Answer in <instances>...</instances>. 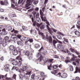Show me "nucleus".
I'll use <instances>...</instances> for the list:
<instances>
[{
    "instance_id": "c85d7f7f",
    "label": "nucleus",
    "mask_w": 80,
    "mask_h": 80,
    "mask_svg": "<svg viewBox=\"0 0 80 80\" xmlns=\"http://www.w3.org/2000/svg\"><path fill=\"white\" fill-rule=\"evenodd\" d=\"M17 43L18 45H22V40L18 41L17 42Z\"/></svg>"
},
{
    "instance_id": "5701e85b",
    "label": "nucleus",
    "mask_w": 80,
    "mask_h": 80,
    "mask_svg": "<svg viewBox=\"0 0 80 80\" xmlns=\"http://www.w3.org/2000/svg\"><path fill=\"white\" fill-rule=\"evenodd\" d=\"M9 48L10 50L12 51L15 48V47L13 45H12L10 46Z\"/></svg>"
},
{
    "instance_id": "13d9d810",
    "label": "nucleus",
    "mask_w": 80,
    "mask_h": 80,
    "mask_svg": "<svg viewBox=\"0 0 80 80\" xmlns=\"http://www.w3.org/2000/svg\"><path fill=\"white\" fill-rule=\"evenodd\" d=\"M28 38L24 37L23 38V40H28Z\"/></svg>"
},
{
    "instance_id": "2eb2a0df",
    "label": "nucleus",
    "mask_w": 80,
    "mask_h": 80,
    "mask_svg": "<svg viewBox=\"0 0 80 80\" xmlns=\"http://www.w3.org/2000/svg\"><path fill=\"white\" fill-rule=\"evenodd\" d=\"M9 17H10L11 18H12L13 17H17V16L15 14H9Z\"/></svg>"
},
{
    "instance_id": "1a4fd4ad",
    "label": "nucleus",
    "mask_w": 80,
    "mask_h": 80,
    "mask_svg": "<svg viewBox=\"0 0 80 80\" xmlns=\"http://www.w3.org/2000/svg\"><path fill=\"white\" fill-rule=\"evenodd\" d=\"M58 48L61 51H62L63 50V45L62 44H59L58 45Z\"/></svg>"
},
{
    "instance_id": "5fc2aeb1",
    "label": "nucleus",
    "mask_w": 80,
    "mask_h": 80,
    "mask_svg": "<svg viewBox=\"0 0 80 80\" xmlns=\"http://www.w3.org/2000/svg\"><path fill=\"white\" fill-rule=\"evenodd\" d=\"M20 50V48L18 47H17L16 48V50L18 52H19V51Z\"/></svg>"
},
{
    "instance_id": "e433bc0d",
    "label": "nucleus",
    "mask_w": 80,
    "mask_h": 80,
    "mask_svg": "<svg viewBox=\"0 0 80 80\" xmlns=\"http://www.w3.org/2000/svg\"><path fill=\"white\" fill-rule=\"evenodd\" d=\"M16 77H17V75H16V74H14L13 75L12 78H13V79H14V80H16Z\"/></svg>"
},
{
    "instance_id": "4c0bfd02",
    "label": "nucleus",
    "mask_w": 80,
    "mask_h": 80,
    "mask_svg": "<svg viewBox=\"0 0 80 80\" xmlns=\"http://www.w3.org/2000/svg\"><path fill=\"white\" fill-rule=\"evenodd\" d=\"M52 29L51 28V29L48 30V32L51 35H52Z\"/></svg>"
},
{
    "instance_id": "052dcab7",
    "label": "nucleus",
    "mask_w": 80,
    "mask_h": 80,
    "mask_svg": "<svg viewBox=\"0 0 80 80\" xmlns=\"http://www.w3.org/2000/svg\"><path fill=\"white\" fill-rule=\"evenodd\" d=\"M30 5V4H27L25 5V7H26V8H27V7H28Z\"/></svg>"
},
{
    "instance_id": "8fccbe9b",
    "label": "nucleus",
    "mask_w": 80,
    "mask_h": 80,
    "mask_svg": "<svg viewBox=\"0 0 80 80\" xmlns=\"http://www.w3.org/2000/svg\"><path fill=\"white\" fill-rule=\"evenodd\" d=\"M53 60V59H49L48 61L50 63H52Z\"/></svg>"
},
{
    "instance_id": "864d4df0",
    "label": "nucleus",
    "mask_w": 80,
    "mask_h": 80,
    "mask_svg": "<svg viewBox=\"0 0 80 80\" xmlns=\"http://www.w3.org/2000/svg\"><path fill=\"white\" fill-rule=\"evenodd\" d=\"M57 43V42L56 40H53V43L54 45H55L56 43Z\"/></svg>"
},
{
    "instance_id": "79ce46f5",
    "label": "nucleus",
    "mask_w": 80,
    "mask_h": 80,
    "mask_svg": "<svg viewBox=\"0 0 80 80\" xmlns=\"http://www.w3.org/2000/svg\"><path fill=\"white\" fill-rule=\"evenodd\" d=\"M9 39V37L8 36H6L4 38V40H8Z\"/></svg>"
},
{
    "instance_id": "39448f33",
    "label": "nucleus",
    "mask_w": 80,
    "mask_h": 80,
    "mask_svg": "<svg viewBox=\"0 0 80 80\" xmlns=\"http://www.w3.org/2000/svg\"><path fill=\"white\" fill-rule=\"evenodd\" d=\"M39 14L37 13L36 16V19L38 22H41V19L39 18Z\"/></svg>"
},
{
    "instance_id": "f3484780",
    "label": "nucleus",
    "mask_w": 80,
    "mask_h": 80,
    "mask_svg": "<svg viewBox=\"0 0 80 80\" xmlns=\"http://www.w3.org/2000/svg\"><path fill=\"white\" fill-rule=\"evenodd\" d=\"M72 56L73 58H72L71 60V61H74L75 60V58H77V57L73 54H72Z\"/></svg>"
},
{
    "instance_id": "0eeeda50",
    "label": "nucleus",
    "mask_w": 80,
    "mask_h": 80,
    "mask_svg": "<svg viewBox=\"0 0 80 80\" xmlns=\"http://www.w3.org/2000/svg\"><path fill=\"white\" fill-rule=\"evenodd\" d=\"M51 73L52 74H53L54 75H55L56 76H57V75H61V73L60 72L58 73V72L57 71H53L52 72H51Z\"/></svg>"
},
{
    "instance_id": "e2e57ef3",
    "label": "nucleus",
    "mask_w": 80,
    "mask_h": 80,
    "mask_svg": "<svg viewBox=\"0 0 80 80\" xmlns=\"http://www.w3.org/2000/svg\"><path fill=\"white\" fill-rule=\"evenodd\" d=\"M58 34L59 35H62V36H64V35L61 32H58Z\"/></svg>"
},
{
    "instance_id": "c9c22d12",
    "label": "nucleus",
    "mask_w": 80,
    "mask_h": 80,
    "mask_svg": "<svg viewBox=\"0 0 80 80\" xmlns=\"http://www.w3.org/2000/svg\"><path fill=\"white\" fill-rule=\"evenodd\" d=\"M15 59H13L12 58H10L9 59L8 61H9L10 62H12L15 61Z\"/></svg>"
},
{
    "instance_id": "7c9ffc66",
    "label": "nucleus",
    "mask_w": 80,
    "mask_h": 80,
    "mask_svg": "<svg viewBox=\"0 0 80 80\" xmlns=\"http://www.w3.org/2000/svg\"><path fill=\"white\" fill-rule=\"evenodd\" d=\"M32 22L33 23V25L34 26H35L37 24V21H34V19H33V22Z\"/></svg>"
},
{
    "instance_id": "f704fd0d",
    "label": "nucleus",
    "mask_w": 80,
    "mask_h": 80,
    "mask_svg": "<svg viewBox=\"0 0 80 80\" xmlns=\"http://www.w3.org/2000/svg\"><path fill=\"white\" fill-rule=\"evenodd\" d=\"M29 17L32 20V22H33V20H34V19L33 18V16L31 15H29Z\"/></svg>"
},
{
    "instance_id": "b1692460",
    "label": "nucleus",
    "mask_w": 80,
    "mask_h": 80,
    "mask_svg": "<svg viewBox=\"0 0 80 80\" xmlns=\"http://www.w3.org/2000/svg\"><path fill=\"white\" fill-rule=\"evenodd\" d=\"M32 1L33 2V4L34 5H37L38 2V0H32Z\"/></svg>"
},
{
    "instance_id": "9d476101",
    "label": "nucleus",
    "mask_w": 80,
    "mask_h": 80,
    "mask_svg": "<svg viewBox=\"0 0 80 80\" xmlns=\"http://www.w3.org/2000/svg\"><path fill=\"white\" fill-rule=\"evenodd\" d=\"M38 34L39 35H41L42 39H43V40H44V39H45V36L44 35L43 33H42V32H40L39 31Z\"/></svg>"
},
{
    "instance_id": "37998d69",
    "label": "nucleus",
    "mask_w": 80,
    "mask_h": 80,
    "mask_svg": "<svg viewBox=\"0 0 80 80\" xmlns=\"http://www.w3.org/2000/svg\"><path fill=\"white\" fill-rule=\"evenodd\" d=\"M69 50L71 51V52H75V49H72V48H70Z\"/></svg>"
},
{
    "instance_id": "4be33fe9",
    "label": "nucleus",
    "mask_w": 80,
    "mask_h": 80,
    "mask_svg": "<svg viewBox=\"0 0 80 80\" xmlns=\"http://www.w3.org/2000/svg\"><path fill=\"white\" fill-rule=\"evenodd\" d=\"M62 76L63 77L61 76V75L59 76V77H61L62 78H66V77H67V74L66 73H64L62 74Z\"/></svg>"
},
{
    "instance_id": "774afa93",
    "label": "nucleus",
    "mask_w": 80,
    "mask_h": 80,
    "mask_svg": "<svg viewBox=\"0 0 80 80\" xmlns=\"http://www.w3.org/2000/svg\"><path fill=\"white\" fill-rule=\"evenodd\" d=\"M6 80H12V78H6Z\"/></svg>"
},
{
    "instance_id": "a18cd8bd",
    "label": "nucleus",
    "mask_w": 80,
    "mask_h": 80,
    "mask_svg": "<svg viewBox=\"0 0 80 80\" xmlns=\"http://www.w3.org/2000/svg\"><path fill=\"white\" fill-rule=\"evenodd\" d=\"M10 67V65L8 64H6L5 66V68H9V67Z\"/></svg>"
},
{
    "instance_id": "603ef678",
    "label": "nucleus",
    "mask_w": 80,
    "mask_h": 80,
    "mask_svg": "<svg viewBox=\"0 0 80 80\" xmlns=\"http://www.w3.org/2000/svg\"><path fill=\"white\" fill-rule=\"evenodd\" d=\"M4 70L5 72H8L9 70V68H5Z\"/></svg>"
},
{
    "instance_id": "ddd939ff",
    "label": "nucleus",
    "mask_w": 80,
    "mask_h": 80,
    "mask_svg": "<svg viewBox=\"0 0 80 80\" xmlns=\"http://www.w3.org/2000/svg\"><path fill=\"white\" fill-rule=\"evenodd\" d=\"M46 38L47 39H49V40H52V38L51 36H50L49 38L47 34H46Z\"/></svg>"
},
{
    "instance_id": "473e14b6",
    "label": "nucleus",
    "mask_w": 80,
    "mask_h": 80,
    "mask_svg": "<svg viewBox=\"0 0 80 80\" xmlns=\"http://www.w3.org/2000/svg\"><path fill=\"white\" fill-rule=\"evenodd\" d=\"M34 45L36 48H38L40 47V46L38 44H36Z\"/></svg>"
},
{
    "instance_id": "9b49d317",
    "label": "nucleus",
    "mask_w": 80,
    "mask_h": 80,
    "mask_svg": "<svg viewBox=\"0 0 80 80\" xmlns=\"http://www.w3.org/2000/svg\"><path fill=\"white\" fill-rule=\"evenodd\" d=\"M78 72L80 73V68H78V67H76V71L74 72V73H77Z\"/></svg>"
},
{
    "instance_id": "4d7b16f0",
    "label": "nucleus",
    "mask_w": 80,
    "mask_h": 80,
    "mask_svg": "<svg viewBox=\"0 0 80 80\" xmlns=\"http://www.w3.org/2000/svg\"><path fill=\"white\" fill-rule=\"evenodd\" d=\"M57 37L58 39H60L61 40L62 39V37L60 35H58Z\"/></svg>"
},
{
    "instance_id": "69168bd1",
    "label": "nucleus",
    "mask_w": 80,
    "mask_h": 80,
    "mask_svg": "<svg viewBox=\"0 0 80 80\" xmlns=\"http://www.w3.org/2000/svg\"><path fill=\"white\" fill-rule=\"evenodd\" d=\"M75 80H80V78L78 77H77L76 78Z\"/></svg>"
},
{
    "instance_id": "c756f323",
    "label": "nucleus",
    "mask_w": 80,
    "mask_h": 80,
    "mask_svg": "<svg viewBox=\"0 0 80 80\" xmlns=\"http://www.w3.org/2000/svg\"><path fill=\"white\" fill-rule=\"evenodd\" d=\"M75 33L76 35H80V32L78 31H76L75 32Z\"/></svg>"
},
{
    "instance_id": "20e7f679",
    "label": "nucleus",
    "mask_w": 80,
    "mask_h": 80,
    "mask_svg": "<svg viewBox=\"0 0 80 80\" xmlns=\"http://www.w3.org/2000/svg\"><path fill=\"white\" fill-rule=\"evenodd\" d=\"M1 5H8V1L7 0H5L3 2V1H1L0 2Z\"/></svg>"
},
{
    "instance_id": "aec40b11",
    "label": "nucleus",
    "mask_w": 80,
    "mask_h": 80,
    "mask_svg": "<svg viewBox=\"0 0 80 80\" xmlns=\"http://www.w3.org/2000/svg\"><path fill=\"white\" fill-rule=\"evenodd\" d=\"M34 32L33 33V34L34 35H36V34H37V31H36L35 30H33L30 31L31 33H33V32Z\"/></svg>"
},
{
    "instance_id": "49530a36",
    "label": "nucleus",
    "mask_w": 80,
    "mask_h": 80,
    "mask_svg": "<svg viewBox=\"0 0 80 80\" xmlns=\"http://www.w3.org/2000/svg\"><path fill=\"white\" fill-rule=\"evenodd\" d=\"M51 67H52V64H50V65L48 66V69L49 70H51Z\"/></svg>"
},
{
    "instance_id": "6ab92c4d",
    "label": "nucleus",
    "mask_w": 80,
    "mask_h": 80,
    "mask_svg": "<svg viewBox=\"0 0 80 80\" xmlns=\"http://www.w3.org/2000/svg\"><path fill=\"white\" fill-rule=\"evenodd\" d=\"M13 54L14 55H17L18 53L16 50H14L12 52Z\"/></svg>"
},
{
    "instance_id": "6e6552de",
    "label": "nucleus",
    "mask_w": 80,
    "mask_h": 80,
    "mask_svg": "<svg viewBox=\"0 0 80 80\" xmlns=\"http://www.w3.org/2000/svg\"><path fill=\"white\" fill-rule=\"evenodd\" d=\"M11 1L12 3L11 7H12V8H15V5L12 3H13L14 4H15V3L16 6L17 5V2H15V0H11Z\"/></svg>"
},
{
    "instance_id": "72a5a7b5",
    "label": "nucleus",
    "mask_w": 80,
    "mask_h": 80,
    "mask_svg": "<svg viewBox=\"0 0 80 80\" xmlns=\"http://www.w3.org/2000/svg\"><path fill=\"white\" fill-rule=\"evenodd\" d=\"M40 28L41 30H43L45 28V26L43 25H42L40 27Z\"/></svg>"
},
{
    "instance_id": "a211bd4d",
    "label": "nucleus",
    "mask_w": 80,
    "mask_h": 80,
    "mask_svg": "<svg viewBox=\"0 0 80 80\" xmlns=\"http://www.w3.org/2000/svg\"><path fill=\"white\" fill-rule=\"evenodd\" d=\"M42 60H43V61H44L45 63H47V62H48V58L44 57L42 58Z\"/></svg>"
},
{
    "instance_id": "6e6d98bb",
    "label": "nucleus",
    "mask_w": 80,
    "mask_h": 80,
    "mask_svg": "<svg viewBox=\"0 0 80 80\" xmlns=\"http://www.w3.org/2000/svg\"><path fill=\"white\" fill-rule=\"evenodd\" d=\"M39 56H40V52H38L36 53V57H39Z\"/></svg>"
},
{
    "instance_id": "3c124183",
    "label": "nucleus",
    "mask_w": 80,
    "mask_h": 80,
    "mask_svg": "<svg viewBox=\"0 0 80 80\" xmlns=\"http://www.w3.org/2000/svg\"><path fill=\"white\" fill-rule=\"evenodd\" d=\"M21 1V0H18V4H20L23 1V0H21V1Z\"/></svg>"
},
{
    "instance_id": "7ed1b4c3",
    "label": "nucleus",
    "mask_w": 80,
    "mask_h": 80,
    "mask_svg": "<svg viewBox=\"0 0 80 80\" xmlns=\"http://www.w3.org/2000/svg\"><path fill=\"white\" fill-rule=\"evenodd\" d=\"M25 55L28 56V58L29 60H31L32 58V57H33L32 53H30V52H29L27 51L25 53Z\"/></svg>"
},
{
    "instance_id": "0e129e2a",
    "label": "nucleus",
    "mask_w": 80,
    "mask_h": 80,
    "mask_svg": "<svg viewBox=\"0 0 80 80\" xmlns=\"http://www.w3.org/2000/svg\"><path fill=\"white\" fill-rule=\"evenodd\" d=\"M75 52L77 55H80L79 52H78L77 51L75 50Z\"/></svg>"
},
{
    "instance_id": "a19ab883",
    "label": "nucleus",
    "mask_w": 80,
    "mask_h": 80,
    "mask_svg": "<svg viewBox=\"0 0 80 80\" xmlns=\"http://www.w3.org/2000/svg\"><path fill=\"white\" fill-rule=\"evenodd\" d=\"M18 70V68L16 67H13L12 68V70Z\"/></svg>"
},
{
    "instance_id": "c03bdc74",
    "label": "nucleus",
    "mask_w": 80,
    "mask_h": 80,
    "mask_svg": "<svg viewBox=\"0 0 80 80\" xmlns=\"http://www.w3.org/2000/svg\"><path fill=\"white\" fill-rule=\"evenodd\" d=\"M31 2V0H27L26 1V3L28 4H30Z\"/></svg>"
},
{
    "instance_id": "4468645a",
    "label": "nucleus",
    "mask_w": 80,
    "mask_h": 80,
    "mask_svg": "<svg viewBox=\"0 0 80 80\" xmlns=\"http://www.w3.org/2000/svg\"><path fill=\"white\" fill-rule=\"evenodd\" d=\"M67 58L65 60V62L66 63H68L69 62H70V58L66 57Z\"/></svg>"
},
{
    "instance_id": "a878e982",
    "label": "nucleus",
    "mask_w": 80,
    "mask_h": 80,
    "mask_svg": "<svg viewBox=\"0 0 80 80\" xmlns=\"http://www.w3.org/2000/svg\"><path fill=\"white\" fill-rule=\"evenodd\" d=\"M6 30H8V31H11L12 29V27L10 26H8L7 28V29H6Z\"/></svg>"
},
{
    "instance_id": "f257e3e1",
    "label": "nucleus",
    "mask_w": 80,
    "mask_h": 80,
    "mask_svg": "<svg viewBox=\"0 0 80 80\" xmlns=\"http://www.w3.org/2000/svg\"><path fill=\"white\" fill-rule=\"evenodd\" d=\"M25 71H26L27 73H26V75H30V73H32V71L29 70L28 67L24 66L22 68V69L20 68L19 70V72L20 73H23Z\"/></svg>"
},
{
    "instance_id": "f03ea898",
    "label": "nucleus",
    "mask_w": 80,
    "mask_h": 80,
    "mask_svg": "<svg viewBox=\"0 0 80 80\" xmlns=\"http://www.w3.org/2000/svg\"><path fill=\"white\" fill-rule=\"evenodd\" d=\"M10 41L6 40L3 42V41L0 40V44L2 43L3 47H5L7 45V44H8L10 43Z\"/></svg>"
},
{
    "instance_id": "423d86ee",
    "label": "nucleus",
    "mask_w": 80,
    "mask_h": 80,
    "mask_svg": "<svg viewBox=\"0 0 80 80\" xmlns=\"http://www.w3.org/2000/svg\"><path fill=\"white\" fill-rule=\"evenodd\" d=\"M40 58H39L38 59H37V60H39V62H42V58H43V55H44V53L41 52L40 53Z\"/></svg>"
},
{
    "instance_id": "338daca9",
    "label": "nucleus",
    "mask_w": 80,
    "mask_h": 80,
    "mask_svg": "<svg viewBox=\"0 0 80 80\" xmlns=\"http://www.w3.org/2000/svg\"><path fill=\"white\" fill-rule=\"evenodd\" d=\"M64 43H68V40H64L63 41Z\"/></svg>"
},
{
    "instance_id": "2f4dec72",
    "label": "nucleus",
    "mask_w": 80,
    "mask_h": 80,
    "mask_svg": "<svg viewBox=\"0 0 80 80\" xmlns=\"http://www.w3.org/2000/svg\"><path fill=\"white\" fill-rule=\"evenodd\" d=\"M42 24L43 23L42 22H41L40 23H37V26L38 27H40V26H41V25H42Z\"/></svg>"
},
{
    "instance_id": "680f3d73",
    "label": "nucleus",
    "mask_w": 80,
    "mask_h": 80,
    "mask_svg": "<svg viewBox=\"0 0 80 80\" xmlns=\"http://www.w3.org/2000/svg\"><path fill=\"white\" fill-rule=\"evenodd\" d=\"M13 40H17V37H13L12 38Z\"/></svg>"
},
{
    "instance_id": "f8f14e48",
    "label": "nucleus",
    "mask_w": 80,
    "mask_h": 80,
    "mask_svg": "<svg viewBox=\"0 0 80 80\" xmlns=\"http://www.w3.org/2000/svg\"><path fill=\"white\" fill-rule=\"evenodd\" d=\"M12 65L14 66H16V65H18V61H16L12 62Z\"/></svg>"
},
{
    "instance_id": "ea45409f",
    "label": "nucleus",
    "mask_w": 80,
    "mask_h": 80,
    "mask_svg": "<svg viewBox=\"0 0 80 80\" xmlns=\"http://www.w3.org/2000/svg\"><path fill=\"white\" fill-rule=\"evenodd\" d=\"M7 76V74H6L5 75L3 76V75H1L0 76V77H1V78H5V77H6Z\"/></svg>"
},
{
    "instance_id": "393cba45",
    "label": "nucleus",
    "mask_w": 80,
    "mask_h": 80,
    "mask_svg": "<svg viewBox=\"0 0 80 80\" xmlns=\"http://www.w3.org/2000/svg\"><path fill=\"white\" fill-rule=\"evenodd\" d=\"M77 24L78 25H77V27L78 28H80V20H78L77 22Z\"/></svg>"
},
{
    "instance_id": "bf43d9fd",
    "label": "nucleus",
    "mask_w": 80,
    "mask_h": 80,
    "mask_svg": "<svg viewBox=\"0 0 80 80\" xmlns=\"http://www.w3.org/2000/svg\"><path fill=\"white\" fill-rule=\"evenodd\" d=\"M40 13L42 15L43 14V12H42V10H41V9H40Z\"/></svg>"
},
{
    "instance_id": "cd10ccee",
    "label": "nucleus",
    "mask_w": 80,
    "mask_h": 80,
    "mask_svg": "<svg viewBox=\"0 0 80 80\" xmlns=\"http://www.w3.org/2000/svg\"><path fill=\"white\" fill-rule=\"evenodd\" d=\"M58 65H53L52 66V68H54V69H56V68H58Z\"/></svg>"
},
{
    "instance_id": "dca6fc26",
    "label": "nucleus",
    "mask_w": 80,
    "mask_h": 80,
    "mask_svg": "<svg viewBox=\"0 0 80 80\" xmlns=\"http://www.w3.org/2000/svg\"><path fill=\"white\" fill-rule=\"evenodd\" d=\"M41 17L42 21H44V22H45L46 21V20H47L45 17H43L42 16H41Z\"/></svg>"
},
{
    "instance_id": "09e8293b",
    "label": "nucleus",
    "mask_w": 80,
    "mask_h": 80,
    "mask_svg": "<svg viewBox=\"0 0 80 80\" xmlns=\"http://www.w3.org/2000/svg\"><path fill=\"white\" fill-rule=\"evenodd\" d=\"M35 74L33 73L31 76V78H32V79H34V78H35Z\"/></svg>"
},
{
    "instance_id": "de8ad7c7",
    "label": "nucleus",
    "mask_w": 80,
    "mask_h": 80,
    "mask_svg": "<svg viewBox=\"0 0 80 80\" xmlns=\"http://www.w3.org/2000/svg\"><path fill=\"white\" fill-rule=\"evenodd\" d=\"M79 61H80V59H77L76 60V62L77 63H78V64H79Z\"/></svg>"
},
{
    "instance_id": "412c9836",
    "label": "nucleus",
    "mask_w": 80,
    "mask_h": 80,
    "mask_svg": "<svg viewBox=\"0 0 80 80\" xmlns=\"http://www.w3.org/2000/svg\"><path fill=\"white\" fill-rule=\"evenodd\" d=\"M24 77H25V74H24V76L22 74H20L19 75L20 80H22V79Z\"/></svg>"
},
{
    "instance_id": "bb28decb",
    "label": "nucleus",
    "mask_w": 80,
    "mask_h": 80,
    "mask_svg": "<svg viewBox=\"0 0 80 80\" xmlns=\"http://www.w3.org/2000/svg\"><path fill=\"white\" fill-rule=\"evenodd\" d=\"M69 68V70L71 72L73 71V67L72 66H70Z\"/></svg>"
},
{
    "instance_id": "58836bf2",
    "label": "nucleus",
    "mask_w": 80,
    "mask_h": 80,
    "mask_svg": "<svg viewBox=\"0 0 80 80\" xmlns=\"http://www.w3.org/2000/svg\"><path fill=\"white\" fill-rule=\"evenodd\" d=\"M33 6H32V5H31L30 4V6L29 7L27 8V10H28V9H30V8H31H31H33Z\"/></svg>"
}]
</instances>
